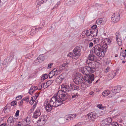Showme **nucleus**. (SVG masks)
Wrapping results in <instances>:
<instances>
[{"mask_svg":"<svg viewBox=\"0 0 126 126\" xmlns=\"http://www.w3.org/2000/svg\"><path fill=\"white\" fill-rule=\"evenodd\" d=\"M78 94L77 93H76L75 94H73L72 95V98H73L75 97H76V96H78V95H77Z\"/></svg>","mask_w":126,"mask_h":126,"instance_id":"nucleus-46","label":"nucleus"},{"mask_svg":"<svg viewBox=\"0 0 126 126\" xmlns=\"http://www.w3.org/2000/svg\"><path fill=\"white\" fill-rule=\"evenodd\" d=\"M121 38L120 33L119 32H117L116 33V39L120 38Z\"/></svg>","mask_w":126,"mask_h":126,"instance_id":"nucleus-34","label":"nucleus"},{"mask_svg":"<svg viewBox=\"0 0 126 126\" xmlns=\"http://www.w3.org/2000/svg\"><path fill=\"white\" fill-rule=\"evenodd\" d=\"M53 81L54 80H50L47 81V84L49 86L52 83Z\"/></svg>","mask_w":126,"mask_h":126,"instance_id":"nucleus-36","label":"nucleus"},{"mask_svg":"<svg viewBox=\"0 0 126 126\" xmlns=\"http://www.w3.org/2000/svg\"><path fill=\"white\" fill-rule=\"evenodd\" d=\"M43 86V88H47L49 86L47 84V82L46 83H43L41 85V86L42 87Z\"/></svg>","mask_w":126,"mask_h":126,"instance_id":"nucleus-32","label":"nucleus"},{"mask_svg":"<svg viewBox=\"0 0 126 126\" xmlns=\"http://www.w3.org/2000/svg\"><path fill=\"white\" fill-rule=\"evenodd\" d=\"M23 100L25 101L26 102H28L29 101V97L27 96L25 98H23Z\"/></svg>","mask_w":126,"mask_h":126,"instance_id":"nucleus-38","label":"nucleus"},{"mask_svg":"<svg viewBox=\"0 0 126 126\" xmlns=\"http://www.w3.org/2000/svg\"><path fill=\"white\" fill-rule=\"evenodd\" d=\"M110 69V67H108L106 68V71H105V72L106 73H107L108 72L109 70Z\"/></svg>","mask_w":126,"mask_h":126,"instance_id":"nucleus-50","label":"nucleus"},{"mask_svg":"<svg viewBox=\"0 0 126 126\" xmlns=\"http://www.w3.org/2000/svg\"><path fill=\"white\" fill-rule=\"evenodd\" d=\"M106 106H104L103 107L102 106V108H103L102 109V110H104V109H105L106 108Z\"/></svg>","mask_w":126,"mask_h":126,"instance_id":"nucleus-63","label":"nucleus"},{"mask_svg":"<svg viewBox=\"0 0 126 126\" xmlns=\"http://www.w3.org/2000/svg\"><path fill=\"white\" fill-rule=\"evenodd\" d=\"M62 77V75H61L57 78L56 79V82L57 83H59L62 82V80L63 79Z\"/></svg>","mask_w":126,"mask_h":126,"instance_id":"nucleus-21","label":"nucleus"},{"mask_svg":"<svg viewBox=\"0 0 126 126\" xmlns=\"http://www.w3.org/2000/svg\"><path fill=\"white\" fill-rule=\"evenodd\" d=\"M42 29V28H35V29H33L31 30V33L32 34V33H33V32H34V33H35L36 32L35 31H37V30H39V29L40 30L41 29Z\"/></svg>","mask_w":126,"mask_h":126,"instance_id":"nucleus-35","label":"nucleus"},{"mask_svg":"<svg viewBox=\"0 0 126 126\" xmlns=\"http://www.w3.org/2000/svg\"><path fill=\"white\" fill-rule=\"evenodd\" d=\"M84 82H87L89 84L91 83L94 80V75L93 74L91 75L84 76Z\"/></svg>","mask_w":126,"mask_h":126,"instance_id":"nucleus-7","label":"nucleus"},{"mask_svg":"<svg viewBox=\"0 0 126 126\" xmlns=\"http://www.w3.org/2000/svg\"><path fill=\"white\" fill-rule=\"evenodd\" d=\"M112 119L110 118H108L104 119L101 123V126H118V124L116 122L111 123Z\"/></svg>","mask_w":126,"mask_h":126,"instance_id":"nucleus-3","label":"nucleus"},{"mask_svg":"<svg viewBox=\"0 0 126 126\" xmlns=\"http://www.w3.org/2000/svg\"><path fill=\"white\" fill-rule=\"evenodd\" d=\"M97 33V31L94 30L93 31H91V30H88L87 31H84L82 33V34H84V33H85V35H86L87 37L88 36L91 35L93 33Z\"/></svg>","mask_w":126,"mask_h":126,"instance_id":"nucleus-15","label":"nucleus"},{"mask_svg":"<svg viewBox=\"0 0 126 126\" xmlns=\"http://www.w3.org/2000/svg\"><path fill=\"white\" fill-rule=\"evenodd\" d=\"M88 118L90 120L94 121L98 117L97 114L95 112H93L87 114Z\"/></svg>","mask_w":126,"mask_h":126,"instance_id":"nucleus-8","label":"nucleus"},{"mask_svg":"<svg viewBox=\"0 0 126 126\" xmlns=\"http://www.w3.org/2000/svg\"><path fill=\"white\" fill-rule=\"evenodd\" d=\"M95 56L93 54H90L89 55L88 57V59L91 61L94 60V58H95Z\"/></svg>","mask_w":126,"mask_h":126,"instance_id":"nucleus-29","label":"nucleus"},{"mask_svg":"<svg viewBox=\"0 0 126 126\" xmlns=\"http://www.w3.org/2000/svg\"><path fill=\"white\" fill-rule=\"evenodd\" d=\"M64 93L62 89L60 90L51 98L50 101L45 102L44 105L47 111H49L52 109V107H58L65 102L66 95Z\"/></svg>","mask_w":126,"mask_h":126,"instance_id":"nucleus-1","label":"nucleus"},{"mask_svg":"<svg viewBox=\"0 0 126 126\" xmlns=\"http://www.w3.org/2000/svg\"><path fill=\"white\" fill-rule=\"evenodd\" d=\"M45 57L43 55H40L37 58V60L39 62H42L45 59Z\"/></svg>","mask_w":126,"mask_h":126,"instance_id":"nucleus-23","label":"nucleus"},{"mask_svg":"<svg viewBox=\"0 0 126 126\" xmlns=\"http://www.w3.org/2000/svg\"><path fill=\"white\" fill-rule=\"evenodd\" d=\"M97 107L98 108L100 109H103V108H102V104H101L98 105H97Z\"/></svg>","mask_w":126,"mask_h":126,"instance_id":"nucleus-43","label":"nucleus"},{"mask_svg":"<svg viewBox=\"0 0 126 126\" xmlns=\"http://www.w3.org/2000/svg\"><path fill=\"white\" fill-rule=\"evenodd\" d=\"M94 41H96V43H98L99 42V39L98 38H96L94 40Z\"/></svg>","mask_w":126,"mask_h":126,"instance_id":"nucleus-51","label":"nucleus"},{"mask_svg":"<svg viewBox=\"0 0 126 126\" xmlns=\"http://www.w3.org/2000/svg\"><path fill=\"white\" fill-rule=\"evenodd\" d=\"M107 42L109 44H110L111 42V41L110 39H108L107 41Z\"/></svg>","mask_w":126,"mask_h":126,"instance_id":"nucleus-53","label":"nucleus"},{"mask_svg":"<svg viewBox=\"0 0 126 126\" xmlns=\"http://www.w3.org/2000/svg\"><path fill=\"white\" fill-rule=\"evenodd\" d=\"M70 89L71 88L72 90L78 91L80 90V88L78 86L73 85L72 84H70Z\"/></svg>","mask_w":126,"mask_h":126,"instance_id":"nucleus-19","label":"nucleus"},{"mask_svg":"<svg viewBox=\"0 0 126 126\" xmlns=\"http://www.w3.org/2000/svg\"><path fill=\"white\" fill-rule=\"evenodd\" d=\"M121 39V38L116 39V41L118 43V44L119 46H120L122 44V40Z\"/></svg>","mask_w":126,"mask_h":126,"instance_id":"nucleus-30","label":"nucleus"},{"mask_svg":"<svg viewBox=\"0 0 126 126\" xmlns=\"http://www.w3.org/2000/svg\"><path fill=\"white\" fill-rule=\"evenodd\" d=\"M76 117V115L73 114V115H71V116H69V118H70V120H71V119L74 118Z\"/></svg>","mask_w":126,"mask_h":126,"instance_id":"nucleus-40","label":"nucleus"},{"mask_svg":"<svg viewBox=\"0 0 126 126\" xmlns=\"http://www.w3.org/2000/svg\"><path fill=\"white\" fill-rule=\"evenodd\" d=\"M54 76L53 72L51 71L49 74V78H52Z\"/></svg>","mask_w":126,"mask_h":126,"instance_id":"nucleus-37","label":"nucleus"},{"mask_svg":"<svg viewBox=\"0 0 126 126\" xmlns=\"http://www.w3.org/2000/svg\"><path fill=\"white\" fill-rule=\"evenodd\" d=\"M97 33H93L91 35L88 36L86 39L87 41H91L94 39V37L97 36Z\"/></svg>","mask_w":126,"mask_h":126,"instance_id":"nucleus-16","label":"nucleus"},{"mask_svg":"<svg viewBox=\"0 0 126 126\" xmlns=\"http://www.w3.org/2000/svg\"><path fill=\"white\" fill-rule=\"evenodd\" d=\"M114 88L115 89V90L116 92V93H119L120 92L121 88V87L120 86H116L114 87Z\"/></svg>","mask_w":126,"mask_h":126,"instance_id":"nucleus-27","label":"nucleus"},{"mask_svg":"<svg viewBox=\"0 0 126 126\" xmlns=\"http://www.w3.org/2000/svg\"><path fill=\"white\" fill-rule=\"evenodd\" d=\"M19 110H17L15 114V116L16 117H17L19 115Z\"/></svg>","mask_w":126,"mask_h":126,"instance_id":"nucleus-45","label":"nucleus"},{"mask_svg":"<svg viewBox=\"0 0 126 126\" xmlns=\"http://www.w3.org/2000/svg\"><path fill=\"white\" fill-rule=\"evenodd\" d=\"M36 96L34 95L33 96V97H31V98H33V100H35L36 99Z\"/></svg>","mask_w":126,"mask_h":126,"instance_id":"nucleus-57","label":"nucleus"},{"mask_svg":"<svg viewBox=\"0 0 126 126\" xmlns=\"http://www.w3.org/2000/svg\"><path fill=\"white\" fill-rule=\"evenodd\" d=\"M44 1L43 0H37L36 1V3L37 5H39L43 3Z\"/></svg>","mask_w":126,"mask_h":126,"instance_id":"nucleus-33","label":"nucleus"},{"mask_svg":"<svg viewBox=\"0 0 126 126\" xmlns=\"http://www.w3.org/2000/svg\"><path fill=\"white\" fill-rule=\"evenodd\" d=\"M97 26L96 25H94L92 26L91 28L92 29H94L96 28Z\"/></svg>","mask_w":126,"mask_h":126,"instance_id":"nucleus-48","label":"nucleus"},{"mask_svg":"<svg viewBox=\"0 0 126 126\" xmlns=\"http://www.w3.org/2000/svg\"><path fill=\"white\" fill-rule=\"evenodd\" d=\"M41 114V113L40 112L39 109H37L35 112L34 113L33 117L34 118H36L38 116H39Z\"/></svg>","mask_w":126,"mask_h":126,"instance_id":"nucleus-17","label":"nucleus"},{"mask_svg":"<svg viewBox=\"0 0 126 126\" xmlns=\"http://www.w3.org/2000/svg\"><path fill=\"white\" fill-rule=\"evenodd\" d=\"M5 124H5V123L2 124L1 125H0V126H6L5 125Z\"/></svg>","mask_w":126,"mask_h":126,"instance_id":"nucleus-61","label":"nucleus"},{"mask_svg":"<svg viewBox=\"0 0 126 126\" xmlns=\"http://www.w3.org/2000/svg\"><path fill=\"white\" fill-rule=\"evenodd\" d=\"M57 71V69L56 68H54L51 72H53V73L54 72L56 71Z\"/></svg>","mask_w":126,"mask_h":126,"instance_id":"nucleus-58","label":"nucleus"},{"mask_svg":"<svg viewBox=\"0 0 126 126\" xmlns=\"http://www.w3.org/2000/svg\"><path fill=\"white\" fill-rule=\"evenodd\" d=\"M22 98V96L21 95H20L19 96H18L16 98V99L17 100H19L20 99Z\"/></svg>","mask_w":126,"mask_h":126,"instance_id":"nucleus-39","label":"nucleus"},{"mask_svg":"<svg viewBox=\"0 0 126 126\" xmlns=\"http://www.w3.org/2000/svg\"><path fill=\"white\" fill-rule=\"evenodd\" d=\"M114 88L115 89V90L116 92V93H119L120 92L121 88V87L120 86H116L114 87Z\"/></svg>","mask_w":126,"mask_h":126,"instance_id":"nucleus-28","label":"nucleus"},{"mask_svg":"<svg viewBox=\"0 0 126 126\" xmlns=\"http://www.w3.org/2000/svg\"><path fill=\"white\" fill-rule=\"evenodd\" d=\"M69 64V63H63L62 65L59 66V68L61 70H63L65 69H67L68 68V65Z\"/></svg>","mask_w":126,"mask_h":126,"instance_id":"nucleus-18","label":"nucleus"},{"mask_svg":"<svg viewBox=\"0 0 126 126\" xmlns=\"http://www.w3.org/2000/svg\"><path fill=\"white\" fill-rule=\"evenodd\" d=\"M109 94H110V91L108 90L104 91L102 94V95L104 96H107Z\"/></svg>","mask_w":126,"mask_h":126,"instance_id":"nucleus-22","label":"nucleus"},{"mask_svg":"<svg viewBox=\"0 0 126 126\" xmlns=\"http://www.w3.org/2000/svg\"><path fill=\"white\" fill-rule=\"evenodd\" d=\"M34 100H33V98H32L31 99V100L30 102V103L31 105H32L33 103Z\"/></svg>","mask_w":126,"mask_h":126,"instance_id":"nucleus-44","label":"nucleus"},{"mask_svg":"<svg viewBox=\"0 0 126 126\" xmlns=\"http://www.w3.org/2000/svg\"><path fill=\"white\" fill-rule=\"evenodd\" d=\"M104 19L103 18H100L98 19L96 21V23L98 25H101L102 23H103L104 21L103 19Z\"/></svg>","mask_w":126,"mask_h":126,"instance_id":"nucleus-24","label":"nucleus"},{"mask_svg":"<svg viewBox=\"0 0 126 126\" xmlns=\"http://www.w3.org/2000/svg\"><path fill=\"white\" fill-rule=\"evenodd\" d=\"M24 100H23V99L22 100H21L20 102V105H22L23 103V101Z\"/></svg>","mask_w":126,"mask_h":126,"instance_id":"nucleus-54","label":"nucleus"},{"mask_svg":"<svg viewBox=\"0 0 126 126\" xmlns=\"http://www.w3.org/2000/svg\"><path fill=\"white\" fill-rule=\"evenodd\" d=\"M2 2V4H3L7 0H0Z\"/></svg>","mask_w":126,"mask_h":126,"instance_id":"nucleus-55","label":"nucleus"},{"mask_svg":"<svg viewBox=\"0 0 126 126\" xmlns=\"http://www.w3.org/2000/svg\"><path fill=\"white\" fill-rule=\"evenodd\" d=\"M14 122L13 117L12 116H10L8 118L7 123L5 125L7 126H13Z\"/></svg>","mask_w":126,"mask_h":126,"instance_id":"nucleus-12","label":"nucleus"},{"mask_svg":"<svg viewBox=\"0 0 126 126\" xmlns=\"http://www.w3.org/2000/svg\"><path fill=\"white\" fill-rule=\"evenodd\" d=\"M39 94H40V93L38 92L37 93L35 94L36 95H37V96H39Z\"/></svg>","mask_w":126,"mask_h":126,"instance_id":"nucleus-62","label":"nucleus"},{"mask_svg":"<svg viewBox=\"0 0 126 126\" xmlns=\"http://www.w3.org/2000/svg\"><path fill=\"white\" fill-rule=\"evenodd\" d=\"M48 77V75L47 74H44L41 77V80H44L45 79H47Z\"/></svg>","mask_w":126,"mask_h":126,"instance_id":"nucleus-31","label":"nucleus"},{"mask_svg":"<svg viewBox=\"0 0 126 126\" xmlns=\"http://www.w3.org/2000/svg\"><path fill=\"white\" fill-rule=\"evenodd\" d=\"M82 47L80 46H76L73 50V53L76 57L79 58L81 53V49Z\"/></svg>","mask_w":126,"mask_h":126,"instance_id":"nucleus-6","label":"nucleus"},{"mask_svg":"<svg viewBox=\"0 0 126 126\" xmlns=\"http://www.w3.org/2000/svg\"><path fill=\"white\" fill-rule=\"evenodd\" d=\"M115 89L114 88V87H112L111 88V90L110 91V95L108 96L109 98L111 97L113 98L114 99H116L118 98V95L117 94H116V92L115 90Z\"/></svg>","mask_w":126,"mask_h":126,"instance_id":"nucleus-10","label":"nucleus"},{"mask_svg":"<svg viewBox=\"0 0 126 126\" xmlns=\"http://www.w3.org/2000/svg\"><path fill=\"white\" fill-rule=\"evenodd\" d=\"M126 56V52L124 51L123 52H121L120 54V57L121 59H125V57Z\"/></svg>","mask_w":126,"mask_h":126,"instance_id":"nucleus-25","label":"nucleus"},{"mask_svg":"<svg viewBox=\"0 0 126 126\" xmlns=\"http://www.w3.org/2000/svg\"><path fill=\"white\" fill-rule=\"evenodd\" d=\"M46 122V120L44 116H41L37 121V125L39 126H42Z\"/></svg>","mask_w":126,"mask_h":126,"instance_id":"nucleus-11","label":"nucleus"},{"mask_svg":"<svg viewBox=\"0 0 126 126\" xmlns=\"http://www.w3.org/2000/svg\"><path fill=\"white\" fill-rule=\"evenodd\" d=\"M16 101H12L11 103V106H14L16 104Z\"/></svg>","mask_w":126,"mask_h":126,"instance_id":"nucleus-41","label":"nucleus"},{"mask_svg":"<svg viewBox=\"0 0 126 126\" xmlns=\"http://www.w3.org/2000/svg\"><path fill=\"white\" fill-rule=\"evenodd\" d=\"M94 93V92L93 91H91L90 92L89 94L90 95H92Z\"/></svg>","mask_w":126,"mask_h":126,"instance_id":"nucleus-60","label":"nucleus"},{"mask_svg":"<svg viewBox=\"0 0 126 126\" xmlns=\"http://www.w3.org/2000/svg\"><path fill=\"white\" fill-rule=\"evenodd\" d=\"M95 70L94 68L85 66L81 69V72L86 75L94 73Z\"/></svg>","mask_w":126,"mask_h":126,"instance_id":"nucleus-4","label":"nucleus"},{"mask_svg":"<svg viewBox=\"0 0 126 126\" xmlns=\"http://www.w3.org/2000/svg\"><path fill=\"white\" fill-rule=\"evenodd\" d=\"M61 89L64 93L69 92L70 91V88L69 85L63 84L61 86Z\"/></svg>","mask_w":126,"mask_h":126,"instance_id":"nucleus-13","label":"nucleus"},{"mask_svg":"<svg viewBox=\"0 0 126 126\" xmlns=\"http://www.w3.org/2000/svg\"><path fill=\"white\" fill-rule=\"evenodd\" d=\"M67 56L70 57H72V59H78V58L76 57L75 55H74V54H73L72 52H70Z\"/></svg>","mask_w":126,"mask_h":126,"instance_id":"nucleus-26","label":"nucleus"},{"mask_svg":"<svg viewBox=\"0 0 126 126\" xmlns=\"http://www.w3.org/2000/svg\"><path fill=\"white\" fill-rule=\"evenodd\" d=\"M85 82H84L83 83L82 85H81V86L82 87H83L84 88H86L88 86L87 85L85 84H84V83Z\"/></svg>","mask_w":126,"mask_h":126,"instance_id":"nucleus-42","label":"nucleus"},{"mask_svg":"<svg viewBox=\"0 0 126 126\" xmlns=\"http://www.w3.org/2000/svg\"><path fill=\"white\" fill-rule=\"evenodd\" d=\"M120 14L119 13H114L112 15L111 20L112 22L117 23L120 19Z\"/></svg>","mask_w":126,"mask_h":126,"instance_id":"nucleus-9","label":"nucleus"},{"mask_svg":"<svg viewBox=\"0 0 126 126\" xmlns=\"http://www.w3.org/2000/svg\"><path fill=\"white\" fill-rule=\"evenodd\" d=\"M111 63V61L110 60H109L108 61H107V62H106V63L108 64H109V63Z\"/></svg>","mask_w":126,"mask_h":126,"instance_id":"nucleus-56","label":"nucleus"},{"mask_svg":"<svg viewBox=\"0 0 126 126\" xmlns=\"http://www.w3.org/2000/svg\"><path fill=\"white\" fill-rule=\"evenodd\" d=\"M38 89L37 87L36 86H32L31 87L29 90V93L30 94H32L34 92Z\"/></svg>","mask_w":126,"mask_h":126,"instance_id":"nucleus-20","label":"nucleus"},{"mask_svg":"<svg viewBox=\"0 0 126 126\" xmlns=\"http://www.w3.org/2000/svg\"><path fill=\"white\" fill-rule=\"evenodd\" d=\"M117 72V70H114L110 72L108 75V79L110 80L113 79L116 76Z\"/></svg>","mask_w":126,"mask_h":126,"instance_id":"nucleus-14","label":"nucleus"},{"mask_svg":"<svg viewBox=\"0 0 126 126\" xmlns=\"http://www.w3.org/2000/svg\"><path fill=\"white\" fill-rule=\"evenodd\" d=\"M84 78L82 75L80 73H78L74 80V82L77 84H81L84 81Z\"/></svg>","mask_w":126,"mask_h":126,"instance_id":"nucleus-5","label":"nucleus"},{"mask_svg":"<svg viewBox=\"0 0 126 126\" xmlns=\"http://www.w3.org/2000/svg\"><path fill=\"white\" fill-rule=\"evenodd\" d=\"M36 104H35L33 105V106L32 107V108L33 109H34L36 107Z\"/></svg>","mask_w":126,"mask_h":126,"instance_id":"nucleus-59","label":"nucleus"},{"mask_svg":"<svg viewBox=\"0 0 126 126\" xmlns=\"http://www.w3.org/2000/svg\"><path fill=\"white\" fill-rule=\"evenodd\" d=\"M52 65H53L52 63H50L48 64V67L49 68H50L52 66Z\"/></svg>","mask_w":126,"mask_h":126,"instance_id":"nucleus-49","label":"nucleus"},{"mask_svg":"<svg viewBox=\"0 0 126 126\" xmlns=\"http://www.w3.org/2000/svg\"><path fill=\"white\" fill-rule=\"evenodd\" d=\"M58 71H57L53 73L54 75L56 76L58 75Z\"/></svg>","mask_w":126,"mask_h":126,"instance_id":"nucleus-52","label":"nucleus"},{"mask_svg":"<svg viewBox=\"0 0 126 126\" xmlns=\"http://www.w3.org/2000/svg\"><path fill=\"white\" fill-rule=\"evenodd\" d=\"M107 48V46L105 44L101 45L97 44L92 48L93 51L97 56L103 57L104 56Z\"/></svg>","mask_w":126,"mask_h":126,"instance_id":"nucleus-2","label":"nucleus"},{"mask_svg":"<svg viewBox=\"0 0 126 126\" xmlns=\"http://www.w3.org/2000/svg\"><path fill=\"white\" fill-rule=\"evenodd\" d=\"M93 46V43L91 42L89 44V47H91Z\"/></svg>","mask_w":126,"mask_h":126,"instance_id":"nucleus-47","label":"nucleus"},{"mask_svg":"<svg viewBox=\"0 0 126 126\" xmlns=\"http://www.w3.org/2000/svg\"><path fill=\"white\" fill-rule=\"evenodd\" d=\"M34 110V109H33L32 108V109H30V110L31 111V112H32V111H33V110Z\"/></svg>","mask_w":126,"mask_h":126,"instance_id":"nucleus-64","label":"nucleus"}]
</instances>
